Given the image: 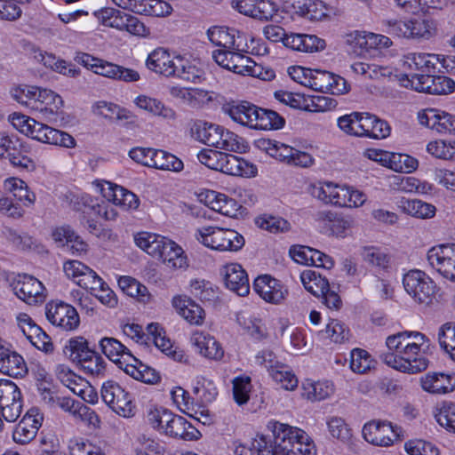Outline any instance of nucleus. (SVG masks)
Segmentation results:
<instances>
[{
	"instance_id": "f257e3e1",
	"label": "nucleus",
	"mask_w": 455,
	"mask_h": 455,
	"mask_svg": "<svg viewBox=\"0 0 455 455\" xmlns=\"http://www.w3.org/2000/svg\"><path fill=\"white\" fill-rule=\"evenodd\" d=\"M404 71L389 67H381L370 62L356 61L351 64V69L368 78L387 76L402 87L418 92L442 95L455 91V82L444 76H435V63L427 59H407L403 61Z\"/></svg>"
},
{
	"instance_id": "f03ea898",
	"label": "nucleus",
	"mask_w": 455,
	"mask_h": 455,
	"mask_svg": "<svg viewBox=\"0 0 455 455\" xmlns=\"http://www.w3.org/2000/svg\"><path fill=\"white\" fill-rule=\"evenodd\" d=\"M273 443L262 435H258L250 444L235 442V455H315V444L301 428L278 421L268 422Z\"/></svg>"
},
{
	"instance_id": "7ed1b4c3",
	"label": "nucleus",
	"mask_w": 455,
	"mask_h": 455,
	"mask_svg": "<svg viewBox=\"0 0 455 455\" xmlns=\"http://www.w3.org/2000/svg\"><path fill=\"white\" fill-rule=\"evenodd\" d=\"M428 339L419 331H402L386 339L387 351L382 355L384 363L401 372L417 374L429 363L427 349Z\"/></svg>"
},
{
	"instance_id": "20e7f679",
	"label": "nucleus",
	"mask_w": 455,
	"mask_h": 455,
	"mask_svg": "<svg viewBox=\"0 0 455 455\" xmlns=\"http://www.w3.org/2000/svg\"><path fill=\"white\" fill-rule=\"evenodd\" d=\"M197 159L208 168L231 176L253 178L258 173L257 166L249 160L218 150L203 149Z\"/></svg>"
},
{
	"instance_id": "39448f33",
	"label": "nucleus",
	"mask_w": 455,
	"mask_h": 455,
	"mask_svg": "<svg viewBox=\"0 0 455 455\" xmlns=\"http://www.w3.org/2000/svg\"><path fill=\"white\" fill-rule=\"evenodd\" d=\"M195 237L204 246L220 252L238 251L245 243L244 237L235 229L217 226L198 228Z\"/></svg>"
},
{
	"instance_id": "423d86ee",
	"label": "nucleus",
	"mask_w": 455,
	"mask_h": 455,
	"mask_svg": "<svg viewBox=\"0 0 455 455\" xmlns=\"http://www.w3.org/2000/svg\"><path fill=\"white\" fill-rule=\"evenodd\" d=\"M264 36L272 42L282 41L286 47L302 52H319L326 48V42L315 35L291 34L286 35L284 29L277 25H267L263 29Z\"/></svg>"
},
{
	"instance_id": "0eeeda50",
	"label": "nucleus",
	"mask_w": 455,
	"mask_h": 455,
	"mask_svg": "<svg viewBox=\"0 0 455 455\" xmlns=\"http://www.w3.org/2000/svg\"><path fill=\"white\" fill-rule=\"evenodd\" d=\"M403 285L414 303L427 307L436 300L435 282L424 271L411 269L403 276Z\"/></svg>"
},
{
	"instance_id": "6e6552de",
	"label": "nucleus",
	"mask_w": 455,
	"mask_h": 455,
	"mask_svg": "<svg viewBox=\"0 0 455 455\" xmlns=\"http://www.w3.org/2000/svg\"><path fill=\"white\" fill-rule=\"evenodd\" d=\"M275 98L292 108L308 112H326L336 108L338 105L337 100L330 96H306L283 90L276 91Z\"/></svg>"
},
{
	"instance_id": "1a4fd4ad",
	"label": "nucleus",
	"mask_w": 455,
	"mask_h": 455,
	"mask_svg": "<svg viewBox=\"0 0 455 455\" xmlns=\"http://www.w3.org/2000/svg\"><path fill=\"white\" fill-rule=\"evenodd\" d=\"M66 348L70 351V358L76 362L85 373L97 377L103 375L106 368L105 360L100 354L88 347L84 339H71Z\"/></svg>"
},
{
	"instance_id": "9d476101",
	"label": "nucleus",
	"mask_w": 455,
	"mask_h": 455,
	"mask_svg": "<svg viewBox=\"0 0 455 455\" xmlns=\"http://www.w3.org/2000/svg\"><path fill=\"white\" fill-rule=\"evenodd\" d=\"M63 100L55 92L37 87L28 102V108L37 117L48 122L56 120L61 112Z\"/></svg>"
},
{
	"instance_id": "9b49d317",
	"label": "nucleus",
	"mask_w": 455,
	"mask_h": 455,
	"mask_svg": "<svg viewBox=\"0 0 455 455\" xmlns=\"http://www.w3.org/2000/svg\"><path fill=\"white\" fill-rule=\"evenodd\" d=\"M256 362L267 368L272 379L285 390H294L298 387V378L292 370L280 362L270 350H263L256 355Z\"/></svg>"
},
{
	"instance_id": "f8f14e48",
	"label": "nucleus",
	"mask_w": 455,
	"mask_h": 455,
	"mask_svg": "<svg viewBox=\"0 0 455 455\" xmlns=\"http://www.w3.org/2000/svg\"><path fill=\"white\" fill-rule=\"evenodd\" d=\"M22 411V395L19 387L12 380L0 379V431L4 419L14 422Z\"/></svg>"
},
{
	"instance_id": "ddd939ff",
	"label": "nucleus",
	"mask_w": 455,
	"mask_h": 455,
	"mask_svg": "<svg viewBox=\"0 0 455 455\" xmlns=\"http://www.w3.org/2000/svg\"><path fill=\"white\" fill-rule=\"evenodd\" d=\"M79 208L84 214L88 228L91 232L97 230L98 225L96 220L91 218H100L105 220H114L117 217V212L110 202L100 200L92 197L89 194H83L78 197Z\"/></svg>"
},
{
	"instance_id": "4468645a",
	"label": "nucleus",
	"mask_w": 455,
	"mask_h": 455,
	"mask_svg": "<svg viewBox=\"0 0 455 455\" xmlns=\"http://www.w3.org/2000/svg\"><path fill=\"white\" fill-rule=\"evenodd\" d=\"M363 439L379 447H390L400 437L401 427L387 420H371L362 429Z\"/></svg>"
},
{
	"instance_id": "2eb2a0df",
	"label": "nucleus",
	"mask_w": 455,
	"mask_h": 455,
	"mask_svg": "<svg viewBox=\"0 0 455 455\" xmlns=\"http://www.w3.org/2000/svg\"><path fill=\"white\" fill-rule=\"evenodd\" d=\"M427 259L439 275L455 282V243L433 246L427 253Z\"/></svg>"
},
{
	"instance_id": "dca6fc26",
	"label": "nucleus",
	"mask_w": 455,
	"mask_h": 455,
	"mask_svg": "<svg viewBox=\"0 0 455 455\" xmlns=\"http://www.w3.org/2000/svg\"><path fill=\"white\" fill-rule=\"evenodd\" d=\"M101 397L116 414L124 418L133 415L132 398L117 382L105 381L101 387Z\"/></svg>"
},
{
	"instance_id": "f3484780",
	"label": "nucleus",
	"mask_w": 455,
	"mask_h": 455,
	"mask_svg": "<svg viewBox=\"0 0 455 455\" xmlns=\"http://www.w3.org/2000/svg\"><path fill=\"white\" fill-rule=\"evenodd\" d=\"M10 285L14 294L28 305L42 303L46 298L43 283L32 275H18Z\"/></svg>"
},
{
	"instance_id": "a211bd4d",
	"label": "nucleus",
	"mask_w": 455,
	"mask_h": 455,
	"mask_svg": "<svg viewBox=\"0 0 455 455\" xmlns=\"http://www.w3.org/2000/svg\"><path fill=\"white\" fill-rule=\"evenodd\" d=\"M81 65L93 73L108 78L121 79L126 82H135L140 79L137 71L124 68L104 59H80Z\"/></svg>"
},
{
	"instance_id": "6ab92c4d",
	"label": "nucleus",
	"mask_w": 455,
	"mask_h": 455,
	"mask_svg": "<svg viewBox=\"0 0 455 455\" xmlns=\"http://www.w3.org/2000/svg\"><path fill=\"white\" fill-rule=\"evenodd\" d=\"M95 187L103 198L112 203L113 206H119L124 210H133L140 204L137 196L121 186L103 180L96 182Z\"/></svg>"
},
{
	"instance_id": "aec40b11",
	"label": "nucleus",
	"mask_w": 455,
	"mask_h": 455,
	"mask_svg": "<svg viewBox=\"0 0 455 455\" xmlns=\"http://www.w3.org/2000/svg\"><path fill=\"white\" fill-rule=\"evenodd\" d=\"M63 270L68 279L85 290H96L102 285L97 273L79 260L65 261Z\"/></svg>"
},
{
	"instance_id": "412c9836",
	"label": "nucleus",
	"mask_w": 455,
	"mask_h": 455,
	"mask_svg": "<svg viewBox=\"0 0 455 455\" xmlns=\"http://www.w3.org/2000/svg\"><path fill=\"white\" fill-rule=\"evenodd\" d=\"M44 415L38 408H30L16 425L12 440L18 444H27L35 439L42 426Z\"/></svg>"
},
{
	"instance_id": "4be33fe9",
	"label": "nucleus",
	"mask_w": 455,
	"mask_h": 455,
	"mask_svg": "<svg viewBox=\"0 0 455 455\" xmlns=\"http://www.w3.org/2000/svg\"><path fill=\"white\" fill-rule=\"evenodd\" d=\"M233 28L223 26H213L207 30V37L212 44L219 47L212 52V57L216 55H236L237 57H244L240 52L241 50L235 45V35Z\"/></svg>"
},
{
	"instance_id": "5701e85b",
	"label": "nucleus",
	"mask_w": 455,
	"mask_h": 455,
	"mask_svg": "<svg viewBox=\"0 0 455 455\" xmlns=\"http://www.w3.org/2000/svg\"><path fill=\"white\" fill-rule=\"evenodd\" d=\"M46 317L52 324L66 331L75 330L79 324L76 309L62 301H52L47 304Z\"/></svg>"
},
{
	"instance_id": "b1692460",
	"label": "nucleus",
	"mask_w": 455,
	"mask_h": 455,
	"mask_svg": "<svg viewBox=\"0 0 455 455\" xmlns=\"http://www.w3.org/2000/svg\"><path fill=\"white\" fill-rule=\"evenodd\" d=\"M117 6L136 13L162 17L169 15L172 5L166 0H112Z\"/></svg>"
},
{
	"instance_id": "393cba45",
	"label": "nucleus",
	"mask_w": 455,
	"mask_h": 455,
	"mask_svg": "<svg viewBox=\"0 0 455 455\" xmlns=\"http://www.w3.org/2000/svg\"><path fill=\"white\" fill-rule=\"evenodd\" d=\"M388 26L390 33L405 38L428 37L433 30L432 23L425 19L389 21Z\"/></svg>"
},
{
	"instance_id": "a878e982",
	"label": "nucleus",
	"mask_w": 455,
	"mask_h": 455,
	"mask_svg": "<svg viewBox=\"0 0 455 455\" xmlns=\"http://www.w3.org/2000/svg\"><path fill=\"white\" fill-rule=\"evenodd\" d=\"M311 196L323 203L338 207L345 204V185L332 181H320L310 186Z\"/></svg>"
},
{
	"instance_id": "bb28decb",
	"label": "nucleus",
	"mask_w": 455,
	"mask_h": 455,
	"mask_svg": "<svg viewBox=\"0 0 455 455\" xmlns=\"http://www.w3.org/2000/svg\"><path fill=\"white\" fill-rule=\"evenodd\" d=\"M290 255L295 262L302 265L315 266L325 269H330L334 265L331 257L308 246H291Z\"/></svg>"
},
{
	"instance_id": "cd10ccee",
	"label": "nucleus",
	"mask_w": 455,
	"mask_h": 455,
	"mask_svg": "<svg viewBox=\"0 0 455 455\" xmlns=\"http://www.w3.org/2000/svg\"><path fill=\"white\" fill-rule=\"evenodd\" d=\"M372 32L354 30L343 36L342 46L349 55L356 57L372 55Z\"/></svg>"
},
{
	"instance_id": "c85d7f7f",
	"label": "nucleus",
	"mask_w": 455,
	"mask_h": 455,
	"mask_svg": "<svg viewBox=\"0 0 455 455\" xmlns=\"http://www.w3.org/2000/svg\"><path fill=\"white\" fill-rule=\"evenodd\" d=\"M231 5L240 13L261 20L272 19L276 12L269 0H232Z\"/></svg>"
},
{
	"instance_id": "c756f323",
	"label": "nucleus",
	"mask_w": 455,
	"mask_h": 455,
	"mask_svg": "<svg viewBox=\"0 0 455 455\" xmlns=\"http://www.w3.org/2000/svg\"><path fill=\"white\" fill-rule=\"evenodd\" d=\"M421 388L432 395H444L455 389V373L430 371L420 377Z\"/></svg>"
},
{
	"instance_id": "7c9ffc66",
	"label": "nucleus",
	"mask_w": 455,
	"mask_h": 455,
	"mask_svg": "<svg viewBox=\"0 0 455 455\" xmlns=\"http://www.w3.org/2000/svg\"><path fill=\"white\" fill-rule=\"evenodd\" d=\"M419 123L438 133L455 135V116L435 108L419 116Z\"/></svg>"
},
{
	"instance_id": "2f4dec72",
	"label": "nucleus",
	"mask_w": 455,
	"mask_h": 455,
	"mask_svg": "<svg viewBox=\"0 0 455 455\" xmlns=\"http://www.w3.org/2000/svg\"><path fill=\"white\" fill-rule=\"evenodd\" d=\"M253 289L266 302L278 304L283 299L286 290L280 281L264 275L257 277L253 283Z\"/></svg>"
},
{
	"instance_id": "473e14b6",
	"label": "nucleus",
	"mask_w": 455,
	"mask_h": 455,
	"mask_svg": "<svg viewBox=\"0 0 455 455\" xmlns=\"http://www.w3.org/2000/svg\"><path fill=\"white\" fill-rule=\"evenodd\" d=\"M223 276L226 287L238 296H245L250 291L247 273L238 263H230L224 267Z\"/></svg>"
},
{
	"instance_id": "72a5a7b5",
	"label": "nucleus",
	"mask_w": 455,
	"mask_h": 455,
	"mask_svg": "<svg viewBox=\"0 0 455 455\" xmlns=\"http://www.w3.org/2000/svg\"><path fill=\"white\" fill-rule=\"evenodd\" d=\"M172 307L188 323L202 325L205 318L204 310L186 295H176L172 299Z\"/></svg>"
},
{
	"instance_id": "f704fd0d",
	"label": "nucleus",
	"mask_w": 455,
	"mask_h": 455,
	"mask_svg": "<svg viewBox=\"0 0 455 455\" xmlns=\"http://www.w3.org/2000/svg\"><path fill=\"white\" fill-rule=\"evenodd\" d=\"M224 112L230 118L242 125L256 129L257 116H259V108L247 101L240 103L227 104L223 107Z\"/></svg>"
},
{
	"instance_id": "c9c22d12",
	"label": "nucleus",
	"mask_w": 455,
	"mask_h": 455,
	"mask_svg": "<svg viewBox=\"0 0 455 455\" xmlns=\"http://www.w3.org/2000/svg\"><path fill=\"white\" fill-rule=\"evenodd\" d=\"M190 340L202 356L216 361L222 359L224 350L213 336L197 331L192 334Z\"/></svg>"
},
{
	"instance_id": "e433bc0d",
	"label": "nucleus",
	"mask_w": 455,
	"mask_h": 455,
	"mask_svg": "<svg viewBox=\"0 0 455 455\" xmlns=\"http://www.w3.org/2000/svg\"><path fill=\"white\" fill-rule=\"evenodd\" d=\"M0 372L11 377H22L27 372V365L21 355L4 347L0 339Z\"/></svg>"
},
{
	"instance_id": "4c0bfd02",
	"label": "nucleus",
	"mask_w": 455,
	"mask_h": 455,
	"mask_svg": "<svg viewBox=\"0 0 455 455\" xmlns=\"http://www.w3.org/2000/svg\"><path fill=\"white\" fill-rule=\"evenodd\" d=\"M100 347L102 353L116 363L120 369H124L126 363L134 361V356L130 350L115 338H102L100 341Z\"/></svg>"
},
{
	"instance_id": "58836bf2",
	"label": "nucleus",
	"mask_w": 455,
	"mask_h": 455,
	"mask_svg": "<svg viewBox=\"0 0 455 455\" xmlns=\"http://www.w3.org/2000/svg\"><path fill=\"white\" fill-rule=\"evenodd\" d=\"M388 123L368 112H362L361 137L373 140L386 139L390 135Z\"/></svg>"
},
{
	"instance_id": "ea45409f",
	"label": "nucleus",
	"mask_w": 455,
	"mask_h": 455,
	"mask_svg": "<svg viewBox=\"0 0 455 455\" xmlns=\"http://www.w3.org/2000/svg\"><path fill=\"white\" fill-rule=\"evenodd\" d=\"M148 334L152 336L153 342L162 352L172 358L176 362H187L188 356L182 349L174 347L170 339L165 336V332L157 323L148 325Z\"/></svg>"
},
{
	"instance_id": "a19ab883",
	"label": "nucleus",
	"mask_w": 455,
	"mask_h": 455,
	"mask_svg": "<svg viewBox=\"0 0 455 455\" xmlns=\"http://www.w3.org/2000/svg\"><path fill=\"white\" fill-rule=\"evenodd\" d=\"M164 435L175 439L190 441L198 439L200 432L184 417L173 413Z\"/></svg>"
},
{
	"instance_id": "79ce46f5",
	"label": "nucleus",
	"mask_w": 455,
	"mask_h": 455,
	"mask_svg": "<svg viewBox=\"0 0 455 455\" xmlns=\"http://www.w3.org/2000/svg\"><path fill=\"white\" fill-rule=\"evenodd\" d=\"M157 259H162L169 267L184 268L188 267V259L183 249L168 238L164 241Z\"/></svg>"
},
{
	"instance_id": "37998d69",
	"label": "nucleus",
	"mask_w": 455,
	"mask_h": 455,
	"mask_svg": "<svg viewBox=\"0 0 455 455\" xmlns=\"http://www.w3.org/2000/svg\"><path fill=\"white\" fill-rule=\"evenodd\" d=\"M397 206L403 212L418 219H431L436 212L434 204L419 199L401 198Z\"/></svg>"
},
{
	"instance_id": "c03bdc74",
	"label": "nucleus",
	"mask_w": 455,
	"mask_h": 455,
	"mask_svg": "<svg viewBox=\"0 0 455 455\" xmlns=\"http://www.w3.org/2000/svg\"><path fill=\"white\" fill-rule=\"evenodd\" d=\"M323 220L326 228L336 237L344 238L352 232L354 220L351 217L327 212Z\"/></svg>"
},
{
	"instance_id": "a18cd8bd",
	"label": "nucleus",
	"mask_w": 455,
	"mask_h": 455,
	"mask_svg": "<svg viewBox=\"0 0 455 455\" xmlns=\"http://www.w3.org/2000/svg\"><path fill=\"white\" fill-rule=\"evenodd\" d=\"M123 370L134 379L144 383L156 384L160 380V375L155 369L144 364L135 356L134 361L126 363Z\"/></svg>"
},
{
	"instance_id": "49530a36",
	"label": "nucleus",
	"mask_w": 455,
	"mask_h": 455,
	"mask_svg": "<svg viewBox=\"0 0 455 455\" xmlns=\"http://www.w3.org/2000/svg\"><path fill=\"white\" fill-rule=\"evenodd\" d=\"M256 146L271 157L286 164H289L292 152H294V148L270 139H259L256 141Z\"/></svg>"
},
{
	"instance_id": "de8ad7c7",
	"label": "nucleus",
	"mask_w": 455,
	"mask_h": 455,
	"mask_svg": "<svg viewBox=\"0 0 455 455\" xmlns=\"http://www.w3.org/2000/svg\"><path fill=\"white\" fill-rule=\"evenodd\" d=\"M304 395L310 401H323L331 397L335 392V386L330 380L306 379L302 384Z\"/></svg>"
},
{
	"instance_id": "09e8293b",
	"label": "nucleus",
	"mask_w": 455,
	"mask_h": 455,
	"mask_svg": "<svg viewBox=\"0 0 455 455\" xmlns=\"http://www.w3.org/2000/svg\"><path fill=\"white\" fill-rule=\"evenodd\" d=\"M221 128L222 127L218 124L204 121H197L192 128V132L196 140L215 148L216 143L219 141L218 139L220 138V133Z\"/></svg>"
},
{
	"instance_id": "8fccbe9b",
	"label": "nucleus",
	"mask_w": 455,
	"mask_h": 455,
	"mask_svg": "<svg viewBox=\"0 0 455 455\" xmlns=\"http://www.w3.org/2000/svg\"><path fill=\"white\" fill-rule=\"evenodd\" d=\"M136 106L155 116H162L165 119H174L175 112L169 107H166L161 100L147 95H139L134 100Z\"/></svg>"
},
{
	"instance_id": "3c124183",
	"label": "nucleus",
	"mask_w": 455,
	"mask_h": 455,
	"mask_svg": "<svg viewBox=\"0 0 455 455\" xmlns=\"http://www.w3.org/2000/svg\"><path fill=\"white\" fill-rule=\"evenodd\" d=\"M220 137L215 148L238 154L245 153L249 149V145L243 138L223 127L221 128Z\"/></svg>"
},
{
	"instance_id": "603ef678",
	"label": "nucleus",
	"mask_w": 455,
	"mask_h": 455,
	"mask_svg": "<svg viewBox=\"0 0 455 455\" xmlns=\"http://www.w3.org/2000/svg\"><path fill=\"white\" fill-rule=\"evenodd\" d=\"M166 237L150 232H140L134 235L138 247L154 258H157L164 244Z\"/></svg>"
},
{
	"instance_id": "864d4df0",
	"label": "nucleus",
	"mask_w": 455,
	"mask_h": 455,
	"mask_svg": "<svg viewBox=\"0 0 455 455\" xmlns=\"http://www.w3.org/2000/svg\"><path fill=\"white\" fill-rule=\"evenodd\" d=\"M55 374L57 379L72 393L76 395L84 394V387H86L87 380L76 375L68 366L65 364L57 365Z\"/></svg>"
},
{
	"instance_id": "5fc2aeb1",
	"label": "nucleus",
	"mask_w": 455,
	"mask_h": 455,
	"mask_svg": "<svg viewBox=\"0 0 455 455\" xmlns=\"http://www.w3.org/2000/svg\"><path fill=\"white\" fill-rule=\"evenodd\" d=\"M193 393L202 403H211L218 396V388L213 380L198 376L193 382Z\"/></svg>"
},
{
	"instance_id": "6e6d98bb",
	"label": "nucleus",
	"mask_w": 455,
	"mask_h": 455,
	"mask_svg": "<svg viewBox=\"0 0 455 455\" xmlns=\"http://www.w3.org/2000/svg\"><path fill=\"white\" fill-rule=\"evenodd\" d=\"M300 280L305 289L317 297L323 293L330 285L325 277L312 269L304 270L300 274Z\"/></svg>"
},
{
	"instance_id": "4d7b16f0",
	"label": "nucleus",
	"mask_w": 455,
	"mask_h": 455,
	"mask_svg": "<svg viewBox=\"0 0 455 455\" xmlns=\"http://www.w3.org/2000/svg\"><path fill=\"white\" fill-rule=\"evenodd\" d=\"M374 363L370 353L363 348H354L350 352L349 367L355 373L364 374L374 367Z\"/></svg>"
},
{
	"instance_id": "13d9d810",
	"label": "nucleus",
	"mask_w": 455,
	"mask_h": 455,
	"mask_svg": "<svg viewBox=\"0 0 455 455\" xmlns=\"http://www.w3.org/2000/svg\"><path fill=\"white\" fill-rule=\"evenodd\" d=\"M236 320L254 340L260 341L267 338L266 327L260 320L251 315L246 316L243 313H239Z\"/></svg>"
},
{
	"instance_id": "bf43d9fd",
	"label": "nucleus",
	"mask_w": 455,
	"mask_h": 455,
	"mask_svg": "<svg viewBox=\"0 0 455 455\" xmlns=\"http://www.w3.org/2000/svg\"><path fill=\"white\" fill-rule=\"evenodd\" d=\"M173 412L164 407H150L147 411L148 423L160 434H164L165 427L172 420Z\"/></svg>"
},
{
	"instance_id": "052dcab7",
	"label": "nucleus",
	"mask_w": 455,
	"mask_h": 455,
	"mask_svg": "<svg viewBox=\"0 0 455 455\" xmlns=\"http://www.w3.org/2000/svg\"><path fill=\"white\" fill-rule=\"evenodd\" d=\"M437 338L441 348L455 363V323L443 324L438 330Z\"/></svg>"
},
{
	"instance_id": "680f3d73",
	"label": "nucleus",
	"mask_w": 455,
	"mask_h": 455,
	"mask_svg": "<svg viewBox=\"0 0 455 455\" xmlns=\"http://www.w3.org/2000/svg\"><path fill=\"white\" fill-rule=\"evenodd\" d=\"M94 16L102 25L122 30L125 12L112 7H105L95 11Z\"/></svg>"
},
{
	"instance_id": "e2e57ef3",
	"label": "nucleus",
	"mask_w": 455,
	"mask_h": 455,
	"mask_svg": "<svg viewBox=\"0 0 455 455\" xmlns=\"http://www.w3.org/2000/svg\"><path fill=\"white\" fill-rule=\"evenodd\" d=\"M362 112L354 111L337 119L339 130L347 135L361 137Z\"/></svg>"
},
{
	"instance_id": "0e129e2a",
	"label": "nucleus",
	"mask_w": 455,
	"mask_h": 455,
	"mask_svg": "<svg viewBox=\"0 0 455 455\" xmlns=\"http://www.w3.org/2000/svg\"><path fill=\"white\" fill-rule=\"evenodd\" d=\"M320 334L323 339H328L336 344H342L349 339V330L336 319L331 320Z\"/></svg>"
},
{
	"instance_id": "69168bd1",
	"label": "nucleus",
	"mask_w": 455,
	"mask_h": 455,
	"mask_svg": "<svg viewBox=\"0 0 455 455\" xmlns=\"http://www.w3.org/2000/svg\"><path fill=\"white\" fill-rule=\"evenodd\" d=\"M284 123V119L276 112L259 108V116H257L255 124L256 130H276L283 128Z\"/></svg>"
},
{
	"instance_id": "338daca9",
	"label": "nucleus",
	"mask_w": 455,
	"mask_h": 455,
	"mask_svg": "<svg viewBox=\"0 0 455 455\" xmlns=\"http://www.w3.org/2000/svg\"><path fill=\"white\" fill-rule=\"evenodd\" d=\"M437 423L450 432L455 433V403L443 402L435 411Z\"/></svg>"
},
{
	"instance_id": "774afa93",
	"label": "nucleus",
	"mask_w": 455,
	"mask_h": 455,
	"mask_svg": "<svg viewBox=\"0 0 455 455\" xmlns=\"http://www.w3.org/2000/svg\"><path fill=\"white\" fill-rule=\"evenodd\" d=\"M152 167L164 171L180 172L183 169L184 164L174 155L164 150H156Z\"/></svg>"
}]
</instances>
